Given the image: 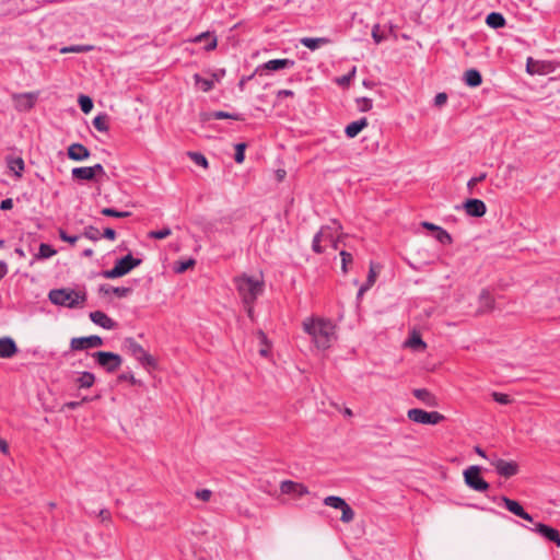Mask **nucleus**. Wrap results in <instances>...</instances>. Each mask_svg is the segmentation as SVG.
<instances>
[{
	"label": "nucleus",
	"instance_id": "obj_19",
	"mask_svg": "<svg viewBox=\"0 0 560 560\" xmlns=\"http://www.w3.org/2000/svg\"><path fill=\"white\" fill-rule=\"evenodd\" d=\"M98 292L104 295L113 293L117 298H126L132 293V288H130V287H112L109 284H101L98 288Z\"/></svg>",
	"mask_w": 560,
	"mask_h": 560
},
{
	"label": "nucleus",
	"instance_id": "obj_63",
	"mask_svg": "<svg viewBox=\"0 0 560 560\" xmlns=\"http://www.w3.org/2000/svg\"><path fill=\"white\" fill-rule=\"evenodd\" d=\"M8 273V265L5 261L0 260V281L7 276Z\"/></svg>",
	"mask_w": 560,
	"mask_h": 560
},
{
	"label": "nucleus",
	"instance_id": "obj_57",
	"mask_svg": "<svg viewBox=\"0 0 560 560\" xmlns=\"http://www.w3.org/2000/svg\"><path fill=\"white\" fill-rule=\"evenodd\" d=\"M447 102V94L444 92L438 93L434 97V105L442 106Z\"/></svg>",
	"mask_w": 560,
	"mask_h": 560
},
{
	"label": "nucleus",
	"instance_id": "obj_2",
	"mask_svg": "<svg viewBox=\"0 0 560 560\" xmlns=\"http://www.w3.org/2000/svg\"><path fill=\"white\" fill-rule=\"evenodd\" d=\"M235 284L244 304L255 303L264 293V281L252 276L242 275L235 278Z\"/></svg>",
	"mask_w": 560,
	"mask_h": 560
},
{
	"label": "nucleus",
	"instance_id": "obj_54",
	"mask_svg": "<svg viewBox=\"0 0 560 560\" xmlns=\"http://www.w3.org/2000/svg\"><path fill=\"white\" fill-rule=\"evenodd\" d=\"M487 177L486 173H481L479 176L471 177L467 183V188L471 191L472 188L480 182L485 180Z\"/></svg>",
	"mask_w": 560,
	"mask_h": 560
},
{
	"label": "nucleus",
	"instance_id": "obj_55",
	"mask_svg": "<svg viewBox=\"0 0 560 560\" xmlns=\"http://www.w3.org/2000/svg\"><path fill=\"white\" fill-rule=\"evenodd\" d=\"M89 400L90 399L88 397H84L81 401H68V402L63 404L61 410H65V409L74 410V409L79 408L83 402L89 401Z\"/></svg>",
	"mask_w": 560,
	"mask_h": 560
},
{
	"label": "nucleus",
	"instance_id": "obj_45",
	"mask_svg": "<svg viewBox=\"0 0 560 560\" xmlns=\"http://www.w3.org/2000/svg\"><path fill=\"white\" fill-rule=\"evenodd\" d=\"M172 234V231L170 228H164L162 230H159V231H151L149 233V237L151 238H155V240H163V238H166L167 236H170Z\"/></svg>",
	"mask_w": 560,
	"mask_h": 560
},
{
	"label": "nucleus",
	"instance_id": "obj_51",
	"mask_svg": "<svg viewBox=\"0 0 560 560\" xmlns=\"http://www.w3.org/2000/svg\"><path fill=\"white\" fill-rule=\"evenodd\" d=\"M194 265H195V260L191 258L187 259L185 261H179L175 267V271L178 273H182V272L186 271L187 269H189L190 267H192Z\"/></svg>",
	"mask_w": 560,
	"mask_h": 560
},
{
	"label": "nucleus",
	"instance_id": "obj_41",
	"mask_svg": "<svg viewBox=\"0 0 560 560\" xmlns=\"http://www.w3.org/2000/svg\"><path fill=\"white\" fill-rule=\"evenodd\" d=\"M322 237H323V229H320L313 237V241H312V249L316 253V254H322L324 253V247L320 245V242H322Z\"/></svg>",
	"mask_w": 560,
	"mask_h": 560
},
{
	"label": "nucleus",
	"instance_id": "obj_50",
	"mask_svg": "<svg viewBox=\"0 0 560 560\" xmlns=\"http://www.w3.org/2000/svg\"><path fill=\"white\" fill-rule=\"evenodd\" d=\"M408 345L413 349L421 350H423L427 347L425 342L419 336H412L409 339Z\"/></svg>",
	"mask_w": 560,
	"mask_h": 560
},
{
	"label": "nucleus",
	"instance_id": "obj_29",
	"mask_svg": "<svg viewBox=\"0 0 560 560\" xmlns=\"http://www.w3.org/2000/svg\"><path fill=\"white\" fill-rule=\"evenodd\" d=\"M57 254V250L54 249L50 245L40 243L38 253L34 255V259L31 261L33 264L35 260L48 259Z\"/></svg>",
	"mask_w": 560,
	"mask_h": 560
},
{
	"label": "nucleus",
	"instance_id": "obj_22",
	"mask_svg": "<svg viewBox=\"0 0 560 560\" xmlns=\"http://www.w3.org/2000/svg\"><path fill=\"white\" fill-rule=\"evenodd\" d=\"M369 122L365 117L360 118L359 120L352 121L345 128V133L349 139L355 138L365 127H368Z\"/></svg>",
	"mask_w": 560,
	"mask_h": 560
},
{
	"label": "nucleus",
	"instance_id": "obj_35",
	"mask_svg": "<svg viewBox=\"0 0 560 560\" xmlns=\"http://www.w3.org/2000/svg\"><path fill=\"white\" fill-rule=\"evenodd\" d=\"M195 84L202 91L209 92L213 89V80L201 77L200 74H194Z\"/></svg>",
	"mask_w": 560,
	"mask_h": 560
},
{
	"label": "nucleus",
	"instance_id": "obj_31",
	"mask_svg": "<svg viewBox=\"0 0 560 560\" xmlns=\"http://www.w3.org/2000/svg\"><path fill=\"white\" fill-rule=\"evenodd\" d=\"M208 119H233V120H244L242 114L238 113H228L223 110H214L208 115Z\"/></svg>",
	"mask_w": 560,
	"mask_h": 560
},
{
	"label": "nucleus",
	"instance_id": "obj_61",
	"mask_svg": "<svg viewBox=\"0 0 560 560\" xmlns=\"http://www.w3.org/2000/svg\"><path fill=\"white\" fill-rule=\"evenodd\" d=\"M102 236L109 241H114L116 238V232L112 228H106V229H104Z\"/></svg>",
	"mask_w": 560,
	"mask_h": 560
},
{
	"label": "nucleus",
	"instance_id": "obj_20",
	"mask_svg": "<svg viewBox=\"0 0 560 560\" xmlns=\"http://www.w3.org/2000/svg\"><path fill=\"white\" fill-rule=\"evenodd\" d=\"M8 168L13 172L16 178H21L25 168L24 160L21 156L8 155L5 158Z\"/></svg>",
	"mask_w": 560,
	"mask_h": 560
},
{
	"label": "nucleus",
	"instance_id": "obj_14",
	"mask_svg": "<svg viewBox=\"0 0 560 560\" xmlns=\"http://www.w3.org/2000/svg\"><path fill=\"white\" fill-rule=\"evenodd\" d=\"M463 209L466 211V213L474 218H481L486 214L487 207L486 203L480 199H467L463 203Z\"/></svg>",
	"mask_w": 560,
	"mask_h": 560
},
{
	"label": "nucleus",
	"instance_id": "obj_36",
	"mask_svg": "<svg viewBox=\"0 0 560 560\" xmlns=\"http://www.w3.org/2000/svg\"><path fill=\"white\" fill-rule=\"evenodd\" d=\"M101 213L106 217H113L118 219L128 218L131 215V212L129 211H118L114 208H103Z\"/></svg>",
	"mask_w": 560,
	"mask_h": 560
},
{
	"label": "nucleus",
	"instance_id": "obj_10",
	"mask_svg": "<svg viewBox=\"0 0 560 560\" xmlns=\"http://www.w3.org/2000/svg\"><path fill=\"white\" fill-rule=\"evenodd\" d=\"M103 345L100 336L92 335L88 337H74L70 341V348L73 351H81L90 348H97Z\"/></svg>",
	"mask_w": 560,
	"mask_h": 560
},
{
	"label": "nucleus",
	"instance_id": "obj_53",
	"mask_svg": "<svg viewBox=\"0 0 560 560\" xmlns=\"http://www.w3.org/2000/svg\"><path fill=\"white\" fill-rule=\"evenodd\" d=\"M118 380L121 382H130L132 385L139 384V381L136 380L135 375L131 372L121 373L118 376Z\"/></svg>",
	"mask_w": 560,
	"mask_h": 560
},
{
	"label": "nucleus",
	"instance_id": "obj_15",
	"mask_svg": "<svg viewBox=\"0 0 560 560\" xmlns=\"http://www.w3.org/2000/svg\"><path fill=\"white\" fill-rule=\"evenodd\" d=\"M142 264V259L133 257L131 254L116 260L115 265L118 268L120 275L124 277L129 273L132 269L137 268Z\"/></svg>",
	"mask_w": 560,
	"mask_h": 560
},
{
	"label": "nucleus",
	"instance_id": "obj_17",
	"mask_svg": "<svg viewBox=\"0 0 560 560\" xmlns=\"http://www.w3.org/2000/svg\"><path fill=\"white\" fill-rule=\"evenodd\" d=\"M19 349L15 341L11 337L0 338V358L10 359L18 353Z\"/></svg>",
	"mask_w": 560,
	"mask_h": 560
},
{
	"label": "nucleus",
	"instance_id": "obj_16",
	"mask_svg": "<svg viewBox=\"0 0 560 560\" xmlns=\"http://www.w3.org/2000/svg\"><path fill=\"white\" fill-rule=\"evenodd\" d=\"M68 158L73 161H84L91 155L90 150L81 143H72L67 151Z\"/></svg>",
	"mask_w": 560,
	"mask_h": 560
},
{
	"label": "nucleus",
	"instance_id": "obj_32",
	"mask_svg": "<svg viewBox=\"0 0 560 560\" xmlns=\"http://www.w3.org/2000/svg\"><path fill=\"white\" fill-rule=\"evenodd\" d=\"M92 124L97 131L107 132L109 129L108 115L105 113L98 114L94 117Z\"/></svg>",
	"mask_w": 560,
	"mask_h": 560
},
{
	"label": "nucleus",
	"instance_id": "obj_1",
	"mask_svg": "<svg viewBox=\"0 0 560 560\" xmlns=\"http://www.w3.org/2000/svg\"><path fill=\"white\" fill-rule=\"evenodd\" d=\"M303 330L311 337L319 350L328 349L336 339L335 325L331 320L320 317H308L303 320Z\"/></svg>",
	"mask_w": 560,
	"mask_h": 560
},
{
	"label": "nucleus",
	"instance_id": "obj_46",
	"mask_svg": "<svg viewBox=\"0 0 560 560\" xmlns=\"http://www.w3.org/2000/svg\"><path fill=\"white\" fill-rule=\"evenodd\" d=\"M492 398L494 401L501 405H509L512 402V398L508 394L493 392Z\"/></svg>",
	"mask_w": 560,
	"mask_h": 560
},
{
	"label": "nucleus",
	"instance_id": "obj_59",
	"mask_svg": "<svg viewBox=\"0 0 560 560\" xmlns=\"http://www.w3.org/2000/svg\"><path fill=\"white\" fill-rule=\"evenodd\" d=\"M376 280V273L374 271L373 265L370 266L369 275L365 284L372 287Z\"/></svg>",
	"mask_w": 560,
	"mask_h": 560
},
{
	"label": "nucleus",
	"instance_id": "obj_9",
	"mask_svg": "<svg viewBox=\"0 0 560 560\" xmlns=\"http://www.w3.org/2000/svg\"><path fill=\"white\" fill-rule=\"evenodd\" d=\"M14 108L19 112H28L31 110L35 102L37 100V93L33 92H24V93H14L12 95Z\"/></svg>",
	"mask_w": 560,
	"mask_h": 560
},
{
	"label": "nucleus",
	"instance_id": "obj_30",
	"mask_svg": "<svg viewBox=\"0 0 560 560\" xmlns=\"http://www.w3.org/2000/svg\"><path fill=\"white\" fill-rule=\"evenodd\" d=\"M71 175L74 179L79 180H93V173L90 166L74 167L71 171Z\"/></svg>",
	"mask_w": 560,
	"mask_h": 560
},
{
	"label": "nucleus",
	"instance_id": "obj_4",
	"mask_svg": "<svg viewBox=\"0 0 560 560\" xmlns=\"http://www.w3.org/2000/svg\"><path fill=\"white\" fill-rule=\"evenodd\" d=\"M124 348L144 368L156 366L155 359L149 352H147L143 347L133 338H126L124 341Z\"/></svg>",
	"mask_w": 560,
	"mask_h": 560
},
{
	"label": "nucleus",
	"instance_id": "obj_7",
	"mask_svg": "<svg viewBox=\"0 0 560 560\" xmlns=\"http://www.w3.org/2000/svg\"><path fill=\"white\" fill-rule=\"evenodd\" d=\"M408 418L411 421L421 424H438L445 419V417L438 411L428 412L418 408L408 410Z\"/></svg>",
	"mask_w": 560,
	"mask_h": 560
},
{
	"label": "nucleus",
	"instance_id": "obj_58",
	"mask_svg": "<svg viewBox=\"0 0 560 560\" xmlns=\"http://www.w3.org/2000/svg\"><path fill=\"white\" fill-rule=\"evenodd\" d=\"M354 73H355V69L353 68L351 73L342 75L341 78H338L337 83L340 85L349 84V82L352 79V77L354 75Z\"/></svg>",
	"mask_w": 560,
	"mask_h": 560
},
{
	"label": "nucleus",
	"instance_id": "obj_33",
	"mask_svg": "<svg viewBox=\"0 0 560 560\" xmlns=\"http://www.w3.org/2000/svg\"><path fill=\"white\" fill-rule=\"evenodd\" d=\"M95 383V375L91 372L84 371L80 373V376L77 378V384L79 388H90Z\"/></svg>",
	"mask_w": 560,
	"mask_h": 560
},
{
	"label": "nucleus",
	"instance_id": "obj_60",
	"mask_svg": "<svg viewBox=\"0 0 560 560\" xmlns=\"http://www.w3.org/2000/svg\"><path fill=\"white\" fill-rule=\"evenodd\" d=\"M93 177L95 178L96 175H105V171L102 164H95L93 166H90Z\"/></svg>",
	"mask_w": 560,
	"mask_h": 560
},
{
	"label": "nucleus",
	"instance_id": "obj_49",
	"mask_svg": "<svg viewBox=\"0 0 560 560\" xmlns=\"http://www.w3.org/2000/svg\"><path fill=\"white\" fill-rule=\"evenodd\" d=\"M59 237L67 243L74 245L79 240L78 235H69L63 229L58 230Z\"/></svg>",
	"mask_w": 560,
	"mask_h": 560
},
{
	"label": "nucleus",
	"instance_id": "obj_26",
	"mask_svg": "<svg viewBox=\"0 0 560 560\" xmlns=\"http://www.w3.org/2000/svg\"><path fill=\"white\" fill-rule=\"evenodd\" d=\"M300 43L311 49V50H315L317 48H319L320 46L323 45H327V44H330L331 43V39L328 38V37H303L300 39Z\"/></svg>",
	"mask_w": 560,
	"mask_h": 560
},
{
	"label": "nucleus",
	"instance_id": "obj_25",
	"mask_svg": "<svg viewBox=\"0 0 560 560\" xmlns=\"http://www.w3.org/2000/svg\"><path fill=\"white\" fill-rule=\"evenodd\" d=\"M494 308V300L488 290H482L479 295V313H487Z\"/></svg>",
	"mask_w": 560,
	"mask_h": 560
},
{
	"label": "nucleus",
	"instance_id": "obj_18",
	"mask_svg": "<svg viewBox=\"0 0 560 560\" xmlns=\"http://www.w3.org/2000/svg\"><path fill=\"white\" fill-rule=\"evenodd\" d=\"M90 319L95 324L104 329H114L116 327V322L113 320L110 317H108L104 312L102 311H94L90 313Z\"/></svg>",
	"mask_w": 560,
	"mask_h": 560
},
{
	"label": "nucleus",
	"instance_id": "obj_38",
	"mask_svg": "<svg viewBox=\"0 0 560 560\" xmlns=\"http://www.w3.org/2000/svg\"><path fill=\"white\" fill-rule=\"evenodd\" d=\"M435 238L443 245H450L453 242L451 234L443 228L436 229Z\"/></svg>",
	"mask_w": 560,
	"mask_h": 560
},
{
	"label": "nucleus",
	"instance_id": "obj_48",
	"mask_svg": "<svg viewBox=\"0 0 560 560\" xmlns=\"http://www.w3.org/2000/svg\"><path fill=\"white\" fill-rule=\"evenodd\" d=\"M101 276L105 279H116L122 277L116 265H114L112 269L103 270Z\"/></svg>",
	"mask_w": 560,
	"mask_h": 560
},
{
	"label": "nucleus",
	"instance_id": "obj_21",
	"mask_svg": "<svg viewBox=\"0 0 560 560\" xmlns=\"http://www.w3.org/2000/svg\"><path fill=\"white\" fill-rule=\"evenodd\" d=\"M295 65V61L292 59H272L265 62L261 68L269 71H278L282 69H290Z\"/></svg>",
	"mask_w": 560,
	"mask_h": 560
},
{
	"label": "nucleus",
	"instance_id": "obj_47",
	"mask_svg": "<svg viewBox=\"0 0 560 560\" xmlns=\"http://www.w3.org/2000/svg\"><path fill=\"white\" fill-rule=\"evenodd\" d=\"M341 257V269L346 273L348 271V265L352 262V255L346 250L340 252Z\"/></svg>",
	"mask_w": 560,
	"mask_h": 560
},
{
	"label": "nucleus",
	"instance_id": "obj_28",
	"mask_svg": "<svg viewBox=\"0 0 560 560\" xmlns=\"http://www.w3.org/2000/svg\"><path fill=\"white\" fill-rule=\"evenodd\" d=\"M501 501L503 502L505 509L514 515L520 517L521 515L525 514L524 508L517 501L508 497H501Z\"/></svg>",
	"mask_w": 560,
	"mask_h": 560
},
{
	"label": "nucleus",
	"instance_id": "obj_64",
	"mask_svg": "<svg viewBox=\"0 0 560 560\" xmlns=\"http://www.w3.org/2000/svg\"><path fill=\"white\" fill-rule=\"evenodd\" d=\"M293 95H294V92L291 90H280V91H278V94H277V96L279 98L291 97Z\"/></svg>",
	"mask_w": 560,
	"mask_h": 560
},
{
	"label": "nucleus",
	"instance_id": "obj_34",
	"mask_svg": "<svg viewBox=\"0 0 560 560\" xmlns=\"http://www.w3.org/2000/svg\"><path fill=\"white\" fill-rule=\"evenodd\" d=\"M206 39L208 40L207 45H206V50H213L217 45H218V42H217V37L214 35H211L209 32H206V33H201L199 35H197L194 39L195 43H201V42H206Z\"/></svg>",
	"mask_w": 560,
	"mask_h": 560
},
{
	"label": "nucleus",
	"instance_id": "obj_39",
	"mask_svg": "<svg viewBox=\"0 0 560 560\" xmlns=\"http://www.w3.org/2000/svg\"><path fill=\"white\" fill-rule=\"evenodd\" d=\"M188 155L197 165H199L203 168H208V166H209L208 160L202 153L189 152Z\"/></svg>",
	"mask_w": 560,
	"mask_h": 560
},
{
	"label": "nucleus",
	"instance_id": "obj_24",
	"mask_svg": "<svg viewBox=\"0 0 560 560\" xmlns=\"http://www.w3.org/2000/svg\"><path fill=\"white\" fill-rule=\"evenodd\" d=\"M463 81L467 86L477 88L482 83V75L477 69H468L464 73Z\"/></svg>",
	"mask_w": 560,
	"mask_h": 560
},
{
	"label": "nucleus",
	"instance_id": "obj_13",
	"mask_svg": "<svg viewBox=\"0 0 560 560\" xmlns=\"http://www.w3.org/2000/svg\"><path fill=\"white\" fill-rule=\"evenodd\" d=\"M280 490L283 494H294L298 498L308 494V488L303 483L292 480H283L280 483Z\"/></svg>",
	"mask_w": 560,
	"mask_h": 560
},
{
	"label": "nucleus",
	"instance_id": "obj_62",
	"mask_svg": "<svg viewBox=\"0 0 560 560\" xmlns=\"http://www.w3.org/2000/svg\"><path fill=\"white\" fill-rule=\"evenodd\" d=\"M13 208V200L11 198L3 199L0 203V209L5 211Z\"/></svg>",
	"mask_w": 560,
	"mask_h": 560
},
{
	"label": "nucleus",
	"instance_id": "obj_37",
	"mask_svg": "<svg viewBox=\"0 0 560 560\" xmlns=\"http://www.w3.org/2000/svg\"><path fill=\"white\" fill-rule=\"evenodd\" d=\"M78 103L84 114H89L93 108V101L88 95H80Z\"/></svg>",
	"mask_w": 560,
	"mask_h": 560
},
{
	"label": "nucleus",
	"instance_id": "obj_3",
	"mask_svg": "<svg viewBox=\"0 0 560 560\" xmlns=\"http://www.w3.org/2000/svg\"><path fill=\"white\" fill-rule=\"evenodd\" d=\"M48 298L55 305L74 308L86 301V293L85 291L62 288L50 290Z\"/></svg>",
	"mask_w": 560,
	"mask_h": 560
},
{
	"label": "nucleus",
	"instance_id": "obj_23",
	"mask_svg": "<svg viewBox=\"0 0 560 560\" xmlns=\"http://www.w3.org/2000/svg\"><path fill=\"white\" fill-rule=\"evenodd\" d=\"M412 394H413V396L416 398L421 400L428 407H435V406H438L436 397L431 392H429L425 388H417V389L413 390Z\"/></svg>",
	"mask_w": 560,
	"mask_h": 560
},
{
	"label": "nucleus",
	"instance_id": "obj_12",
	"mask_svg": "<svg viewBox=\"0 0 560 560\" xmlns=\"http://www.w3.org/2000/svg\"><path fill=\"white\" fill-rule=\"evenodd\" d=\"M529 529L560 547V533L556 528L542 523H536Z\"/></svg>",
	"mask_w": 560,
	"mask_h": 560
},
{
	"label": "nucleus",
	"instance_id": "obj_56",
	"mask_svg": "<svg viewBox=\"0 0 560 560\" xmlns=\"http://www.w3.org/2000/svg\"><path fill=\"white\" fill-rule=\"evenodd\" d=\"M211 495H212V492L209 489H201V490L196 491V497L203 502L209 501Z\"/></svg>",
	"mask_w": 560,
	"mask_h": 560
},
{
	"label": "nucleus",
	"instance_id": "obj_27",
	"mask_svg": "<svg viewBox=\"0 0 560 560\" xmlns=\"http://www.w3.org/2000/svg\"><path fill=\"white\" fill-rule=\"evenodd\" d=\"M486 23L491 28H502L506 24V20L503 14L499 12H491L486 18Z\"/></svg>",
	"mask_w": 560,
	"mask_h": 560
},
{
	"label": "nucleus",
	"instance_id": "obj_5",
	"mask_svg": "<svg viewBox=\"0 0 560 560\" xmlns=\"http://www.w3.org/2000/svg\"><path fill=\"white\" fill-rule=\"evenodd\" d=\"M91 355L107 373L116 372L122 363V358L119 354L109 351H96Z\"/></svg>",
	"mask_w": 560,
	"mask_h": 560
},
{
	"label": "nucleus",
	"instance_id": "obj_40",
	"mask_svg": "<svg viewBox=\"0 0 560 560\" xmlns=\"http://www.w3.org/2000/svg\"><path fill=\"white\" fill-rule=\"evenodd\" d=\"M358 109L362 113L369 112L372 109L373 101L369 97H359L355 100Z\"/></svg>",
	"mask_w": 560,
	"mask_h": 560
},
{
	"label": "nucleus",
	"instance_id": "obj_43",
	"mask_svg": "<svg viewBox=\"0 0 560 560\" xmlns=\"http://www.w3.org/2000/svg\"><path fill=\"white\" fill-rule=\"evenodd\" d=\"M245 150H246V143H237L235 145V154L234 160L237 164H241L245 160Z\"/></svg>",
	"mask_w": 560,
	"mask_h": 560
},
{
	"label": "nucleus",
	"instance_id": "obj_11",
	"mask_svg": "<svg viewBox=\"0 0 560 560\" xmlns=\"http://www.w3.org/2000/svg\"><path fill=\"white\" fill-rule=\"evenodd\" d=\"M491 465L494 467L498 475L504 478L513 477L518 472V465L513 460L506 462L502 458L494 457L491 459Z\"/></svg>",
	"mask_w": 560,
	"mask_h": 560
},
{
	"label": "nucleus",
	"instance_id": "obj_52",
	"mask_svg": "<svg viewBox=\"0 0 560 560\" xmlns=\"http://www.w3.org/2000/svg\"><path fill=\"white\" fill-rule=\"evenodd\" d=\"M372 38L375 42V44H380L385 39L384 34L380 31V24H375L372 28Z\"/></svg>",
	"mask_w": 560,
	"mask_h": 560
},
{
	"label": "nucleus",
	"instance_id": "obj_6",
	"mask_svg": "<svg viewBox=\"0 0 560 560\" xmlns=\"http://www.w3.org/2000/svg\"><path fill=\"white\" fill-rule=\"evenodd\" d=\"M481 468L479 466H470L464 471L465 483L472 490L485 492L490 485L480 476Z\"/></svg>",
	"mask_w": 560,
	"mask_h": 560
},
{
	"label": "nucleus",
	"instance_id": "obj_44",
	"mask_svg": "<svg viewBox=\"0 0 560 560\" xmlns=\"http://www.w3.org/2000/svg\"><path fill=\"white\" fill-rule=\"evenodd\" d=\"M89 50H91V46L72 45V46H68V47L61 48L60 52L61 54H67V52H85V51H89Z\"/></svg>",
	"mask_w": 560,
	"mask_h": 560
},
{
	"label": "nucleus",
	"instance_id": "obj_42",
	"mask_svg": "<svg viewBox=\"0 0 560 560\" xmlns=\"http://www.w3.org/2000/svg\"><path fill=\"white\" fill-rule=\"evenodd\" d=\"M83 236L91 241H98L101 238V233L98 229L93 225H89L84 229Z\"/></svg>",
	"mask_w": 560,
	"mask_h": 560
},
{
	"label": "nucleus",
	"instance_id": "obj_8",
	"mask_svg": "<svg viewBox=\"0 0 560 560\" xmlns=\"http://www.w3.org/2000/svg\"><path fill=\"white\" fill-rule=\"evenodd\" d=\"M324 504L336 510L341 511L340 521L342 523H350L354 518V511L352 508L340 497L328 495L324 499Z\"/></svg>",
	"mask_w": 560,
	"mask_h": 560
}]
</instances>
